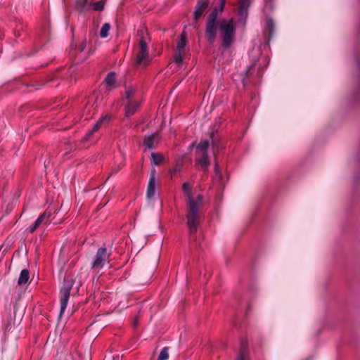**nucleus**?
I'll return each mask as SVG.
<instances>
[{"label": "nucleus", "instance_id": "nucleus-1", "mask_svg": "<svg viewBox=\"0 0 360 360\" xmlns=\"http://www.w3.org/2000/svg\"><path fill=\"white\" fill-rule=\"evenodd\" d=\"M224 5V1L222 0L220 8H214L208 15L205 22V34L209 44H213L217 39V32H219L221 48L229 49L235 41L236 29L233 19L217 18L218 13L223 11Z\"/></svg>", "mask_w": 360, "mask_h": 360}, {"label": "nucleus", "instance_id": "nucleus-2", "mask_svg": "<svg viewBox=\"0 0 360 360\" xmlns=\"http://www.w3.org/2000/svg\"><path fill=\"white\" fill-rule=\"evenodd\" d=\"M182 190L186 197V224L191 240H197V231L200 225L202 209L204 206L203 197L200 194L193 195L192 186L188 182H184Z\"/></svg>", "mask_w": 360, "mask_h": 360}, {"label": "nucleus", "instance_id": "nucleus-3", "mask_svg": "<svg viewBox=\"0 0 360 360\" xmlns=\"http://www.w3.org/2000/svg\"><path fill=\"white\" fill-rule=\"evenodd\" d=\"M143 33L144 31L143 30L138 31L139 35L141 36L140 51L136 57L135 62L136 65L148 66L153 64L154 56L148 54V46L142 36Z\"/></svg>", "mask_w": 360, "mask_h": 360}, {"label": "nucleus", "instance_id": "nucleus-4", "mask_svg": "<svg viewBox=\"0 0 360 360\" xmlns=\"http://www.w3.org/2000/svg\"><path fill=\"white\" fill-rule=\"evenodd\" d=\"M74 281L72 278H65L63 281V286L60 290V316L64 313L68 300L70 296V292L74 285Z\"/></svg>", "mask_w": 360, "mask_h": 360}, {"label": "nucleus", "instance_id": "nucleus-5", "mask_svg": "<svg viewBox=\"0 0 360 360\" xmlns=\"http://www.w3.org/2000/svg\"><path fill=\"white\" fill-rule=\"evenodd\" d=\"M109 255L107 253V250L105 248H100L91 262V268L97 269V268H103L105 262H108Z\"/></svg>", "mask_w": 360, "mask_h": 360}, {"label": "nucleus", "instance_id": "nucleus-6", "mask_svg": "<svg viewBox=\"0 0 360 360\" xmlns=\"http://www.w3.org/2000/svg\"><path fill=\"white\" fill-rule=\"evenodd\" d=\"M186 39L185 32H182L180 36V38L177 42L176 49L177 52L174 55V63L176 65H182L183 63V56L182 52L184 51L186 46Z\"/></svg>", "mask_w": 360, "mask_h": 360}, {"label": "nucleus", "instance_id": "nucleus-7", "mask_svg": "<svg viewBox=\"0 0 360 360\" xmlns=\"http://www.w3.org/2000/svg\"><path fill=\"white\" fill-rule=\"evenodd\" d=\"M156 191V171L155 169L150 171V179L148 184L146 197L148 200L153 199Z\"/></svg>", "mask_w": 360, "mask_h": 360}, {"label": "nucleus", "instance_id": "nucleus-8", "mask_svg": "<svg viewBox=\"0 0 360 360\" xmlns=\"http://www.w3.org/2000/svg\"><path fill=\"white\" fill-rule=\"evenodd\" d=\"M210 1L208 0H198L193 12V20L198 22L199 19L208 8Z\"/></svg>", "mask_w": 360, "mask_h": 360}, {"label": "nucleus", "instance_id": "nucleus-9", "mask_svg": "<svg viewBox=\"0 0 360 360\" xmlns=\"http://www.w3.org/2000/svg\"><path fill=\"white\" fill-rule=\"evenodd\" d=\"M252 0H239L238 16L240 21L245 22Z\"/></svg>", "mask_w": 360, "mask_h": 360}, {"label": "nucleus", "instance_id": "nucleus-10", "mask_svg": "<svg viewBox=\"0 0 360 360\" xmlns=\"http://www.w3.org/2000/svg\"><path fill=\"white\" fill-rule=\"evenodd\" d=\"M51 215V211L46 210L34 221L32 226L30 227V232L33 233L39 226L46 224L49 222V219Z\"/></svg>", "mask_w": 360, "mask_h": 360}, {"label": "nucleus", "instance_id": "nucleus-11", "mask_svg": "<svg viewBox=\"0 0 360 360\" xmlns=\"http://www.w3.org/2000/svg\"><path fill=\"white\" fill-rule=\"evenodd\" d=\"M141 101H135L127 102L125 104V115L126 117H131L136 113L139 108L140 107Z\"/></svg>", "mask_w": 360, "mask_h": 360}, {"label": "nucleus", "instance_id": "nucleus-12", "mask_svg": "<svg viewBox=\"0 0 360 360\" xmlns=\"http://www.w3.org/2000/svg\"><path fill=\"white\" fill-rule=\"evenodd\" d=\"M237 360H250L248 344L246 340H240V351Z\"/></svg>", "mask_w": 360, "mask_h": 360}, {"label": "nucleus", "instance_id": "nucleus-13", "mask_svg": "<svg viewBox=\"0 0 360 360\" xmlns=\"http://www.w3.org/2000/svg\"><path fill=\"white\" fill-rule=\"evenodd\" d=\"M86 44L87 41L86 39H84L81 45L77 48V56L76 59V63L78 64L80 61L84 60V58H86L87 56H89V51H85L86 49Z\"/></svg>", "mask_w": 360, "mask_h": 360}, {"label": "nucleus", "instance_id": "nucleus-14", "mask_svg": "<svg viewBox=\"0 0 360 360\" xmlns=\"http://www.w3.org/2000/svg\"><path fill=\"white\" fill-rule=\"evenodd\" d=\"M75 8L79 13H84L91 8V4H89L88 0H77Z\"/></svg>", "mask_w": 360, "mask_h": 360}, {"label": "nucleus", "instance_id": "nucleus-15", "mask_svg": "<svg viewBox=\"0 0 360 360\" xmlns=\"http://www.w3.org/2000/svg\"><path fill=\"white\" fill-rule=\"evenodd\" d=\"M197 161L203 170H207L210 165V160L207 153L202 154V156L198 158Z\"/></svg>", "mask_w": 360, "mask_h": 360}, {"label": "nucleus", "instance_id": "nucleus-16", "mask_svg": "<svg viewBox=\"0 0 360 360\" xmlns=\"http://www.w3.org/2000/svg\"><path fill=\"white\" fill-rule=\"evenodd\" d=\"M115 72L112 71L110 72L104 79V83L109 89H110L115 83Z\"/></svg>", "mask_w": 360, "mask_h": 360}, {"label": "nucleus", "instance_id": "nucleus-17", "mask_svg": "<svg viewBox=\"0 0 360 360\" xmlns=\"http://www.w3.org/2000/svg\"><path fill=\"white\" fill-rule=\"evenodd\" d=\"M30 278V272L27 269H25L20 271L18 283L19 285H24L27 283Z\"/></svg>", "mask_w": 360, "mask_h": 360}, {"label": "nucleus", "instance_id": "nucleus-18", "mask_svg": "<svg viewBox=\"0 0 360 360\" xmlns=\"http://www.w3.org/2000/svg\"><path fill=\"white\" fill-rule=\"evenodd\" d=\"M136 94V89L134 87H129V89H127L125 91V99L127 100V102L130 101H136L134 99Z\"/></svg>", "mask_w": 360, "mask_h": 360}, {"label": "nucleus", "instance_id": "nucleus-19", "mask_svg": "<svg viewBox=\"0 0 360 360\" xmlns=\"http://www.w3.org/2000/svg\"><path fill=\"white\" fill-rule=\"evenodd\" d=\"M143 144L148 149L153 148L154 146L153 134H149L148 136H146L143 140Z\"/></svg>", "mask_w": 360, "mask_h": 360}, {"label": "nucleus", "instance_id": "nucleus-20", "mask_svg": "<svg viewBox=\"0 0 360 360\" xmlns=\"http://www.w3.org/2000/svg\"><path fill=\"white\" fill-rule=\"evenodd\" d=\"M110 120V117L108 115L102 116L95 124L94 126L97 129H100L104 124H107Z\"/></svg>", "mask_w": 360, "mask_h": 360}, {"label": "nucleus", "instance_id": "nucleus-21", "mask_svg": "<svg viewBox=\"0 0 360 360\" xmlns=\"http://www.w3.org/2000/svg\"><path fill=\"white\" fill-rule=\"evenodd\" d=\"M110 29V25L109 23L106 22L103 25L101 31L100 36L101 38H106L108 36V32Z\"/></svg>", "mask_w": 360, "mask_h": 360}, {"label": "nucleus", "instance_id": "nucleus-22", "mask_svg": "<svg viewBox=\"0 0 360 360\" xmlns=\"http://www.w3.org/2000/svg\"><path fill=\"white\" fill-rule=\"evenodd\" d=\"M209 146V141L204 140L200 141L197 146V149L200 150L202 154L207 153V148Z\"/></svg>", "mask_w": 360, "mask_h": 360}, {"label": "nucleus", "instance_id": "nucleus-23", "mask_svg": "<svg viewBox=\"0 0 360 360\" xmlns=\"http://www.w3.org/2000/svg\"><path fill=\"white\" fill-rule=\"evenodd\" d=\"M151 158L155 165H159L162 162L163 157L160 154L153 152L151 153Z\"/></svg>", "mask_w": 360, "mask_h": 360}, {"label": "nucleus", "instance_id": "nucleus-24", "mask_svg": "<svg viewBox=\"0 0 360 360\" xmlns=\"http://www.w3.org/2000/svg\"><path fill=\"white\" fill-rule=\"evenodd\" d=\"M169 359V349L167 347H165L162 349L158 357V360H167Z\"/></svg>", "mask_w": 360, "mask_h": 360}, {"label": "nucleus", "instance_id": "nucleus-25", "mask_svg": "<svg viewBox=\"0 0 360 360\" xmlns=\"http://www.w3.org/2000/svg\"><path fill=\"white\" fill-rule=\"evenodd\" d=\"M267 29L269 30V39H270L274 32V22L272 19H269L267 21Z\"/></svg>", "mask_w": 360, "mask_h": 360}, {"label": "nucleus", "instance_id": "nucleus-26", "mask_svg": "<svg viewBox=\"0 0 360 360\" xmlns=\"http://www.w3.org/2000/svg\"><path fill=\"white\" fill-rule=\"evenodd\" d=\"M91 8L95 11H102L104 8V2L103 1H99L91 4Z\"/></svg>", "mask_w": 360, "mask_h": 360}, {"label": "nucleus", "instance_id": "nucleus-27", "mask_svg": "<svg viewBox=\"0 0 360 360\" xmlns=\"http://www.w3.org/2000/svg\"><path fill=\"white\" fill-rule=\"evenodd\" d=\"M214 173H215V175L219 179H221L222 178V174H221V172L220 170L219 165L218 162H217L214 164Z\"/></svg>", "mask_w": 360, "mask_h": 360}, {"label": "nucleus", "instance_id": "nucleus-28", "mask_svg": "<svg viewBox=\"0 0 360 360\" xmlns=\"http://www.w3.org/2000/svg\"><path fill=\"white\" fill-rule=\"evenodd\" d=\"M354 60L355 62V65L357 66H360V53H357L354 54Z\"/></svg>", "mask_w": 360, "mask_h": 360}, {"label": "nucleus", "instance_id": "nucleus-29", "mask_svg": "<svg viewBox=\"0 0 360 360\" xmlns=\"http://www.w3.org/2000/svg\"><path fill=\"white\" fill-rule=\"evenodd\" d=\"M181 171V166H176L172 169H171L170 172L172 175H174Z\"/></svg>", "mask_w": 360, "mask_h": 360}, {"label": "nucleus", "instance_id": "nucleus-30", "mask_svg": "<svg viewBox=\"0 0 360 360\" xmlns=\"http://www.w3.org/2000/svg\"><path fill=\"white\" fill-rule=\"evenodd\" d=\"M94 133L91 132V131L89 129L85 134V136H84L83 139L84 141H87L89 139V138L92 136Z\"/></svg>", "mask_w": 360, "mask_h": 360}, {"label": "nucleus", "instance_id": "nucleus-31", "mask_svg": "<svg viewBox=\"0 0 360 360\" xmlns=\"http://www.w3.org/2000/svg\"><path fill=\"white\" fill-rule=\"evenodd\" d=\"M266 5L269 6L271 8H273L274 0H264Z\"/></svg>", "mask_w": 360, "mask_h": 360}, {"label": "nucleus", "instance_id": "nucleus-32", "mask_svg": "<svg viewBox=\"0 0 360 360\" xmlns=\"http://www.w3.org/2000/svg\"><path fill=\"white\" fill-rule=\"evenodd\" d=\"M249 70L250 69H248L245 72V76L243 77V79H242V82L243 83L244 85H245V82H246V80L248 79V73L249 72Z\"/></svg>", "mask_w": 360, "mask_h": 360}, {"label": "nucleus", "instance_id": "nucleus-33", "mask_svg": "<svg viewBox=\"0 0 360 360\" xmlns=\"http://www.w3.org/2000/svg\"><path fill=\"white\" fill-rule=\"evenodd\" d=\"M91 132L95 133L98 130V129L96 128V127L94 125L93 127L90 129Z\"/></svg>", "mask_w": 360, "mask_h": 360}, {"label": "nucleus", "instance_id": "nucleus-34", "mask_svg": "<svg viewBox=\"0 0 360 360\" xmlns=\"http://www.w3.org/2000/svg\"><path fill=\"white\" fill-rule=\"evenodd\" d=\"M138 324V318L136 317L134 321V326H136Z\"/></svg>", "mask_w": 360, "mask_h": 360}, {"label": "nucleus", "instance_id": "nucleus-35", "mask_svg": "<svg viewBox=\"0 0 360 360\" xmlns=\"http://www.w3.org/2000/svg\"><path fill=\"white\" fill-rule=\"evenodd\" d=\"M120 168L119 167H117V168H115V169H114V170H113V171H114V173H117V172L120 170Z\"/></svg>", "mask_w": 360, "mask_h": 360}]
</instances>
